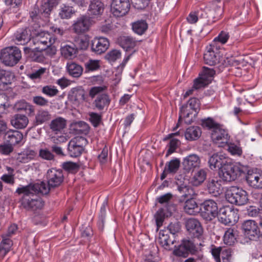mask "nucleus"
Returning <instances> with one entry per match:
<instances>
[{"instance_id": "58", "label": "nucleus", "mask_w": 262, "mask_h": 262, "mask_svg": "<svg viewBox=\"0 0 262 262\" xmlns=\"http://www.w3.org/2000/svg\"><path fill=\"white\" fill-rule=\"evenodd\" d=\"M201 125L204 127H207L208 129H212V130L219 126L217 123H215L210 118L202 120Z\"/></svg>"}, {"instance_id": "45", "label": "nucleus", "mask_w": 262, "mask_h": 262, "mask_svg": "<svg viewBox=\"0 0 262 262\" xmlns=\"http://www.w3.org/2000/svg\"><path fill=\"white\" fill-rule=\"evenodd\" d=\"M85 72L97 71L100 68V60L89 59L84 63Z\"/></svg>"}, {"instance_id": "17", "label": "nucleus", "mask_w": 262, "mask_h": 262, "mask_svg": "<svg viewBox=\"0 0 262 262\" xmlns=\"http://www.w3.org/2000/svg\"><path fill=\"white\" fill-rule=\"evenodd\" d=\"M80 140L86 141V139L84 138H75L69 142L68 151L70 157L74 158L78 157L82 153L84 148L82 146L79 144Z\"/></svg>"}, {"instance_id": "49", "label": "nucleus", "mask_w": 262, "mask_h": 262, "mask_svg": "<svg viewBox=\"0 0 262 262\" xmlns=\"http://www.w3.org/2000/svg\"><path fill=\"white\" fill-rule=\"evenodd\" d=\"M75 43V45L76 48H77V51L78 50H85L89 46V40L88 37L84 36L76 40Z\"/></svg>"}, {"instance_id": "41", "label": "nucleus", "mask_w": 262, "mask_h": 262, "mask_svg": "<svg viewBox=\"0 0 262 262\" xmlns=\"http://www.w3.org/2000/svg\"><path fill=\"white\" fill-rule=\"evenodd\" d=\"M181 110L189 112L195 111L198 114L200 110V101L195 98H192L189 100L185 106H183Z\"/></svg>"}, {"instance_id": "25", "label": "nucleus", "mask_w": 262, "mask_h": 262, "mask_svg": "<svg viewBox=\"0 0 262 262\" xmlns=\"http://www.w3.org/2000/svg\"><path fill=\"white\" fill-rule=\"evenodd\" d=\"M14 109L18 112H24L28 116L34 114V106L24 100L17 102L14 105Z\"/></svg>"}, {"instance_id": "56", "label": "nucleus", "mask_w": 262, "mask_h": 262, "mask_svg": "<svg viewBox=\"0 0 262 262\" xmlns=\"http://www.w3.org/2000/svg\"><path fill=\"white\" fill-rule=\"evenodd\" d=\"M32 102L36 105L40 106H47L49 102L48 99L41 96H35L32 98Z\"/></svg>"}, {"instance_id": "35", "label": "nucleus", "mask_w": 262, "mask_h": 262, "mask_svg": "<svg viewBox=\"0 0 262 262\" xmlns=\"http://www.w3.org/2000/svg\"><path fill=\"white\" fill-rule=\"evenodd\" d=\"M119 45L126 51L133 49L136 45L137 41L130 36L120 37L118 40Z\"/></svg>"}, {"instance_id": "50", "label": "nucleus", "mask_w": 262, "mask_h": 262, "mask_svg": "<svg viewBox=\"0 0 262 262\" xmlns=\"http://www.w3.org/2000/svg\"><path fill=\"white\" fill-rule=\"evenodd\" d=\"M165 216V214L164 209L160 208L156 212L155 215V217L156 219L157 230H158L163 225Z\"/></svg>"}, {"instance_id": "13", "label": "nucleus", "mask_w": 262, "mask_h": 262, "mask_svg": "<svg viewBox=\"0 0 262 262\" xmlns=\"http://www.w3.org/2000/svg\"><path fill=\"white\" fill-rule=\"evenodd\" d=\"M68 98L74 104L79 105L87 101L88 96L86 92L82 86H76L70 90Z\"/></svg>"}, {"instance_id": "6", "label": "nucleus", "mask_w": 262, "mask_h": 262, "mask_svg": "<svg viewBox=\"0 0 262 262\" xmlns=\"http://www.w3.org/2000/svg\"><path fill=\"white\" fill-rule=\"evenodd\" d=\"M106 89L105 86H93L89 91V96L92 98H94L96 95H98L94 103L96 107L100 111L103 110L110 103L109 97L106 94H100Z\"/></svg>"}, {"instance_id": "39", "label": "nucleus", "mask_w": 262, "mask_h": 262, "mask_svg": "<svg viewBox=\"0 0 262 262\" xmlns=\"http://www.w3.org/2000/svg\"><path fill=\"white\" fill-rule=\"evenodd\" d=\"M205 63L210 66H214L218 62V59L211 47L207 49L204 54Z\"/></svg>"}, {"instance_id": "3", "label": "nucleus", "mask_w": 262, "mask_h": 262, "mask_svg": "<svg viewBox=\"0 0 262 262\" xmlns=\"http://www.w3.org/2000/svg\"><path fill=\"white\" fill-rule=\"evenodd\" d=\"M34 44L37 47V51H42L47 50V52L50 55L56 53V49L51 45L54 42V39L52 40L51 35L48 32H41L38 33L33 38Z\"/></svg>"}, {"instance_id": "7", "label": "nucleus", "mask_w": 262, "mask_h": 262, "mask_svg": "<svg viewBox=\"0 0 262 262\" xmlns=\"http://www.w3.org/2000/svg\"><path fill=\"white\" fill-rule=\"evenodd\" d=\"M238 210L233 206H225L221 208L217 217L219 221L225 225H233L238 220Z\"/></svg>"}, {"instance_id": "11", "label": "nucleus", "mask_w": 262, "mask_h": 262, "mask_svg": "<svg viewBox=\"0 0 262 262\" xmlns=\"http://www.w3.org/2000/svg\"><path fill=\"white\" fill-rule=\"evenodd\" d=\"M130 9L129 0H112L111 10L116 17H121L127 13Z\"/></svg>"}, {"instance_id": "51", "label": "nucleus", "mask_w": 262, "mask_h": 262, "mask_svg": "<svg viewBox=\"0 0 262 262\" xmlns=\"http://www.w3.org/2000/svg\"><path fill=\"white\" fill-rule=\"evenodd\" d=\"M14 77L13 75L9 71H6L3 77H1L0 84H1V89H4V86L9 84H11Z\"/></svg>"}, {"instance_id": "12", "label": "nucleus", "mask_w": 262, "mask_h": 262, "mask_svg": "<svg viewBox=\"0 0 262 262\" xmlns=\"http://www.w3.org/2000/svg\"><path fill=\"white\" fill-rule=\"evenodd\" d=\"M92 24V18L89 16L83 15L74 21L72 29L77 34L85 33L89 30Z\"/></svg>"}, {"instance_id": "27", "label": "nucleus", "mask_w": 262, "mask_h": 262, "mask_svg": "<svg viewBox=\"0 0 262 262\" xmlns=\"http://www.w3.org/2000/svg\"><path fill=\"white\" fill-rule=\"evenodd\" d=\"M29 120L24 115L16 114L11 120V124L16 128L21 129L25 128L28 125Z\"/></svg>"}, {"instance_id": "62", "label": "nucleus", "mask_w": 262, "mask_h": 262, "mask_svg": "<svg viewBox=\"0 0 262 262\" xmlns=\"http://www.w3.org/2000/svg\"><path fill=\"white\" fill-rule=\"evenodd\" d=\"M168 229L171 234L173 236L174 238H176V234L179 233L180 231V224L179 222L171 223L168 227ZM177 236L178 235H177Z\"/></svg>"}, {"instance_id": "64", "label": "nucleus", "mask_w": 262, "mask_h": 262, "mask_svg": "<svg viewBox=\"0 0 262 262\" xmlns=\"http://www.w3.org/2000/svg\"><path fill=\"white\" fill-rule=\"evenodd\" d=\"M228 150L233 155L240 156L242 154V148L234 144H231L228 145Z\"/></svg>"}, {"instance_id": "31", "label": "nucleus", "mask_w": 262, "mask_h": 262, "mask_svg": "<svg viewBox=\"0 0 262 262\" xmlns=\"http://www.w3.org/2000/svg\"><path fill=\"white\" fill-rule=\"evenodd\" d=\"M176 242V238H174L172 241H171L169 239V235L166 231H160L158 242L165 249H170V244H173Z\"/></svg>"}, {"instance_id": "47", "label": "nucleus", "mask_w": 262, "mask_h": 262, "mask_svg": "<svg viewBox=\"0 0 262 262\" xmlns=\"http://www.w3.org/2000/svg\"><path fill=\"white\" fill-rule=\"evenodd\" d=\"M182 114L183 115L184 123L187 124H190L193 122L197 115L195 111L189 112L183 110H181Z\"/></svg>"}, {"instance_id": "52", "label": "nucleus", "mask_w": 262, "mask_h": 262, "mask_svg": "<svg viewBox=\"0 0 262 262\" xmlns=\"http://www.w3.org/2000/svg\"><path fill=\"white\" fill-rule=\"evenodd\" d=\"M194 192L193 189L189 186H181V202L192 198Z\"/></svg>"}, {"instance_id": "19", "label": "nucleus", "mask_w": 262, "mask_h": 262, "mask_svg": "<svg viewBox=\"0 0 262 262\" xmlns=\"http://www.w3.org/2000/svg\"><path fill=\"white\" fill-rule=\"evenodd\" d=\"M31 31L27 28L18 30L14 35L15 43L24 45L31 40Z\"/></svg>"}, {"instance_id": "60", "label": "nucleus", "mask_w": 262, "mask_h": 262, "mask_svg": "<svg viewBox=\"0 0 262 262\" xmlns=\"http://www.w3.org/2000/svg\"><path fill=\"white\" fill-rule=\"evenodd\" d=\"M40 158L46 160H52L54 158V155L48 149H40L39 152Z\"/></svg>"}, {"instance_id": "15", "label": "nucleus", "mask_w": 262, "mask_h": 262, "mask_svg": "<svg viewBox=\"0 0 262 262\" xmlns=\"http://www.w3.org/2000/svg\"><path fill=\"white\" fill-rule=\"evenodd\" d=\"M184 224L187 231L193 234L194 237H199L203 233V228L200 222L194 218H189L184 220Z\"/></svg>"}, {"instance_id": "54", "label": "nucleus", "mask_w": 262, "mask_h": 262, "mask_svg": "<svg viewBox=\"0 0 262 262\" xmlns=\"http://www.w3.org/2000/svg\"><path fill=\"white\" fill-rule=\"evenodd\" d=\"M47 70V68L42 67L37 70H35L32 73L29 74V77L32 80L40 79L42 76L46 73Z\"/></svg>"}, {"instance_id": "4", "label": "nucleus", "mask_w": 262, "mask_h": 262, "mask_svg": "<svg viewBox=\"0 0 262 262\" xmlns=\"http://www.w3.org/2000/svg\"><path fill=\"white\" fill-rule=\"evenodd\" d=\"M225 197L228 202L238 206L244 205L248 201L247 192L236 186L228 188L226 190Z\"/></svg>"}, {"instance_id": "59", "label": "nucleus", "mask_w": 262, "mask_h": 262, "mask_svg": "<svg viewBox=\"0 0 262 262\" xmlns=\"http://www.w3.org/2000/svg\"><path fill=\"white\" fill-rule=\"evenodd\" d=\"M134 7L137 9H143L149 4L150 0H130Z\"/></svg>"}, {"instance_id": "26", "label": "nucleus", "mask_w": 262, "mask_h": 262, "mask_svg": "<svg viewBox=\"0 0 262 262\" xmlns=\"http://www.w3.org/2000/svg\"><path fill=\"white\" fill-rule=\"evenodd\" d=\"M75 13L72 6L67 4H61L58 9V16L62 19H69Z\"/></svg>"}, {"instance_id": "21", "label": "nucleus", "mask_w": 262, "mask_h": 262, "mask_svg": "<svg viewBox=\"0 0 262 262\" xmlns=\"http://www.w3.org/2000/svg\"><path fill=\"white\" fill-rule=\"evenodd\" d=\"M90 4L88 13L90 15L98 16L101 15L104 11V6L100 0H89Z\"/></svg>"}, {"instance_id": "36", "label": "nucleus", "mask_w": 262, "mask_h": 262, "mask_svg": "<svg viewBox=\"0 0 262 262\" xmlns=\"http://www.w3.org/2000/svg\"><path fill=\"white\" fill-rule=\"evenodd\" d=\"M239 168L244 171V174H242L239 175L238 173H237V178H235V180L236 179H241V180L245 179L246 180L253 179L254 180L262 179V175L259 174L252 170H247V168L246 167H243Z\"/></svg>"}, {"instance_id": "20", "label": "nucleus", "mask_w": 262, "mask_h": 262, "mask_svg": "<svg viewBox=\"0 0 262 262\" xmlns=\"http://www.w3.org/2000/svg\"><path fill=\"white\" fill-rule=\"evenodd\" d=\"M180 130L178 132L168 134L163 139L164 141L169 140V143L167 145L168 149L166 154V157H168L171 154L174 152L178 147L179 140L175 138V136L179 135Z\"/></svg>"}, {"instance_id": "9", "label": "nucleus", "mask_w": 262, "mask_h": 262, "mask_svg": "<svg viewBox=\"0 0 262 262\" xmlns=\"http://www.w3.org/2000/svg\"><path fill=\"white\" fill-rule=\"evenodd\" d=\"M201 215L206 221H211L218 214V207L216 203L212 200L204 201L200 208Z\"/></svg>"}, {"instance_id": "44", "label": "nucleus", "mask_w": 262, "mask_h": 262, "mask_svg": "<svg viewBox=\"0 0 262 262\" xmlns=\"http://www.w3.org/2000/svg\"><path fill=\"white\" fill-rule=\"evenodd\" d=\"M48 180H62L63 174L62 170L49 169L47 173Z\"/></svg>"}, {"instance_id": "48", "label": "nucleus", "mask_w": 262, "mask_h": 262, "mask_svg": "<svg viewBox=\"0 0 262 262\" xmlns=\"http://www.w3.org/2000/svg\"><path fill=\"white\" fill-rule=\"evenodd\" d=\"M41 92L45 95L52 97L56 96L59 91L56 86L52 85H48L43 86L41 89Z\"/></svg>"}, {"instance_id": "43", "label": "nucleus", "mask_w": 262, "mask_h": 262, "mask_svg": "<svg viewBox=\"0 0 262 262\" xmlns=\"http://www.w3.org/2000/svg\"><path fill=\"white\" fill-rule=\"evenodd\" d=\"M12 241L8 238L3 239L0 244V255L3 258L10 251L12 246Z\"/></svg>"}, {"instance_id": "55", "label": "nucleus", "mask_w": 262, "mask_h": 262, "mask_svg": "<svg viewBox=\"0 0 262 262\" xmlns=\"http://www.w3.org/2000/svg\"><path fill=\"white\" fill-rule=\"evenodd\" d=\"M121 57V52L117 50H113L105 55V59L110 62H114Z\"/></svg>"}, {"instance_id": "57", "label": "nucleus", "mask_w": 262, "mask_h": 262, "mask_svg": "<svg viewBox=\"0 0 262 262\" xmlns=\"http://www.w3.org/2000/svg\"><path fill=\"white\" fill-rule=\"evenodd\" d=\"M79 165L72 162H64L62 164V168L67 171L73 172L79 168Z\"/></svg>"}, {"instance_id": "29", "label": "nucleus", "mask_w": 262, "mask_h": 262, "mask_svg": "<svg viewBox=\"0 0 262 262\" xmlns=\"http://www.w3.org/2000/svg\"><path fill=\"white\" fill-rule=\"evenodd\" d=\"M201 129L199 127L192 126L186 129L184 136L187 140L195 141L201 137Z\"/></svg>"}, {"instance_id": "42", "label": "nucleus", "mask_w": 262, "mask_h": 262, "mask_svg": "<svg viewBox=\"0 0 262 262\" xmlns=\"http://www.w3.org/2000/svg\"><path fill=\"white\" fill-rule=\"evenodd\" d=\"M212 77L207 76L203 74H200V77L196 79L194 82L193 88L196 90L204 87L211 82Z\"/></svg>"}, {"instance_id": "22", "label": "nucleus", "mask_w": 262, "mask_h": 262, "mask_svg": "<svg viewBox=\"0 0 262 262\" xmlns=\"http://www.w3.org/2000/svg\"><path fill=\"white\" fill-rule=\"evenodd\" d=\"M180 165V161L179 159L175 158L171 160L165 164L163 173L161 176V179H165L167 174H174L179 169Z\"/></svg>"}, {"instance_id": "33", "label": "nucleus", "mask_w": 262, "mask_h": 262, "mask_svg": "<svg viewBox=\"0 0 262 262\" xmlns=\"http://www.w3.org/2000/svg\"><path fill=\"white\" fill-rule=\"evenodd\" d=\"M51 115L47 110L40 109L38 111L36 116L34 125L37 126L48 121L51 118Z\"/></svg>"}, {"instance_id": "2", "label": "nucleus", "mask_w": 262, "mask_h": 262, "mask_svg": "<svg viewBox=\"0 0 262 262\" xmlns=\"http://www.w3.org/2000/svg\"><path fill=\"white\" fill-rule=\"evenodd\" d=\"M209 166L211 169L217 168L219 175L222 180H235L237 173L244 174V171L239 166L228 163L226 158L222 155L214 154L209 160Z\"/></svg>"}, {"instance_id": "18", "label": "nucleus", "mask_w": 262, "mask_h": 262, "mask_svg": "<svg viewBox=\"0 0 262 262\" xmlns=\"http://www.w3.org/2000/svg\"><path fill=\"white\" fill-rule=\"evenodd\" d=\"M197 248L193 241L189 239H183L181 241V257L186 258L189 254L195 255Z\"/></svg>"}, {"instance_id": "46", "label": "nucleus", "mask_w": 262, "mask_h": 262, "mask_svg": "<svg viewBox=\"0 0 262 262\" xmlns=\"http://www.w3.org/2000/svg\"><path fill=\"white\" fill-rule=\"evenodd\" d=\"M208 171L207 169H193L190 176H193V180H205Z\"/></svg>"}, {"instance_id": "23", "label": "nucleus", "mask_w": 262, "mask_h": 262, "mask_svg": "<svg viewBox=\"0 0 262 262\" xmlns=\"http://www.w3.org/2000/svg\"><path fill=\"white\" fill-rule=\"evenodd\" d=\"M23 138V134L20 132L15 130H9L6 132L4 136V139L11 146L19 143Z\"/></svg>"}, {"instance_id": "10", "label": "nucleus", "mask_w": 262, "mask_h": 262, "mask_svg": "<svg viewBox=\"0 0 262 262\" xmlns=\"http://www.w3.org/2000/svg\"><path fill=\"white\" fill-rule=\"evenodd\" d=\"M200 160L196 155H191L186 158L183 162V170L185 176L184 180H188L190 174L194 168L199 166Z\"/></svg>"}, {"instance_id": "38", "label": "nucleus", "mask_w": 262, "mask_h": 262, "mask_svg": "<svg viewBox=\"0 0 262 262\" xmlns=\"http://www.w3.org/2000/svg\"><path fill=\"white\" fill-rule=\"evenodd\" d=\"M75 133L79 135H86L89 133V125L83 121L76 122L73 125Z\"/></svg>"}, {"instance_id": "32", "label": "nucleus", "mask_w": 262, "mask_h": 262, "mask_svg": "<svg viewBox=\"0 0 262 262\" xmlns=\"http://www.w3.org/2000/svg\"><path fill=\"white\" fill-rule=\"evenodd\" d=\"M60 52L61 55L64 58L72 59L76 56L77 48H76L75 44L72 45H67L61 47Z\"/></svg>"}, {"instance_id": "28", "label": "nucleus", "mask_w": 262, "mask_h": 262, "mask_svg": "<svg viewBox=\"0 0 262 262\" xmlns=\"http://www.w3.org/2000/svg\"><path fill=\"white\" fill-rule=\"evenodd\" d=\"M66 120L59 117L52 120L49 126L52 132L58 134L66 127Z\"/></svg>"}, {"instance_id": "63", "label": "nucleus", "mask_w": 262, "mask_h": 262, "mask_svg": "<svg viewBox=\"0 0 262 262\" xmlns=\"http://www.w3.org/2000/svg\"><path fill=\"white\" fill-rule=\"evenodd\" d=\"M90 120L94 127H97L101 121V116L97 113H91Z\"/></svg>"}, {"instance_id": "24", "label": "nucleus", "mask_w": 262, "mask_h": 262, "mask_svg": "<svg viewBox=\"0 0 262 262\" xmlns=\"http://www.w3.org/2000/svg\"><path fill=\"white\" fill-rule=\"evenodd\" d=\"M185 204L183 208L184 211L189 215H195L200 211V208L198 206L195 201L190 198L185 200Z\"/></svg>"}, {"instance_id": "61", "label": "nucleus", "mask_w": 262, "mask_h": 262, "mask_svg": "<svg viewBox=\"0 0 262 262\" xmlns=\"http://www.w3.org/2000/svg\"><path fill=\"white\" fill-rule=\"evenodd\" d=\"M53 8L54 7L49 4V3L45 2L41 5L40 12L45 17H48Z\"/></svg>"}, {"instance_id": "40", "label": "nucleus", "mask_w": 262, "mask_h": 262, "mask_svg": "<svg viewBox=\"0 0 262 262\" xmlns=\"http://www.w3.org/2000/svg\"><path fill=\"white\" fill-rule=\"evenodd\" d=\"M148 28V25L144 20H138L132 24L133 31L138 35H142L145 33Z\"/></svg>"}, {"instance_id": "14", "label": "nucleus", "mask_w": 262, "mask_h": 262, "mask_svg": "<svg viewBox=\"0 0 262 262\" xmlns=\"http://www.w3.org/2000/svg\"><path fill=\"white\" fill-rule=\"evenodd\" d=\"M211 139L219 147H224L228 142L229 136L227 131L219 125L212 130Z\"/></svg>"}, {"instance_id": "37", "label": "nucleus", "mask_w": 262, "mask_h": 262, "mask_svg": "<svg viewBox=\"0 0 262 262\" xmlns=\"http://www.w3.org/2000/svg\"><path fill=\"white\" fill-rule=\"evenodd\" d=\"M208 192L214 196H217L222 193L223 188L219 181H209L207 185Z\"/></svg>"}, {"instance_id": "8", "label": "nucleus", "mask_w": 262, "mask_h": 262, "mask_svg": "<svg viewBox=\"0 0 262 262\" xmlns=\"http://www.w3.org/2000/svg\"><path fill=\"white\" fill-rule=\"evenodd\" d=\"M242 229L245 238L250 241H256L260 234L257 224L253 220L245 221L242 225Z\"/></svg>"}, {"instance_id": "34", "label": "nucleus", "mask_w": 262, "mask_h": 262, "mask_svg": "<svg viewBox=\"0 0 262 262\" xmlns=\"http://www.w3.org/2000/svg\"><path fill=\"white\" fill-rule=\"evenodd\" d=\"M67 69L69 74L75 78L79 77L82 74V67L75 62L68 63Z\"/></svg>"}, {"instance_id": "1", "label": "nucleus", "mask_w": 262, "mask_h": 262, "mask_svg": "<svg viewBox=\"0 0 262 262\" xmlns=\"http://www.w3.org/2000/svg\"><path fill=\"white\" fill-rule=\"evenodd\" d=\"M62 181H40V183H31L18 187L16 192L23 194L20 200L21 206L27 210L41 209L43 202L40 195L49 193L51 187L60 185Z\"/></svg>"}, {"instance_id": "53", "label": "nucleus", "mask_w": 262, "mask_h": 262, "mask_svg": "<svg viewBox=\"0 0 262 262\" xmlns=\"http://www.w3.org/2000/svg\"><path fill=\"white\" fill-rule=\"evenodd\" d=\"M7 6L10 7V9H12V11L16 13L18 10V8L22 4V0H5Z\"/></svg>"}, {"instance_id": "5", "label": "nucleus", "mask_w": 262, "mask_h": 262, "mask_svg": "<svg viewBox=\"0 0 262 262\" xmlns=\"http://www.w3.org/2000/svg\"><path fill=\"white\" fill-rule=\"evenodd\" d=\"M21 57V51L16 47H6L1 52L0 59L6 66L12 67L15 65Z\"/></svg>"}, {"instance_id": "30", "label": "nucleus", "mask_w": 262, "mask_h": 262, "mask_svg": "<svg viewBox=\"0 0 262 262\" xmlns=\"http://www.w3.org/2000/svg\"><path fill=\"white\" fill-rule=\"evenodd\" d=\"M238 231L234 228H229L225 231L224 235V242L226 245H232L236 241Z\"/></svg>"}, {"instance_id": "16", "label": "nucleus", "mask_w": 262, "mask_h": 262, "mask_svg": "<svg viewBox=\"0 0 262 262\" xmlns=\"http://www.w3.org/2000/svg\"><path fill=\"white\" fill-rule=\"evenodd\" d=\"M110 46L108 40L105 37L95 38L92 41V51L99 55L105 52Z\"/></svg>"}]
</instances>
